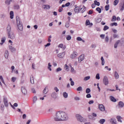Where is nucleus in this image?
Here are the masks:
<instances>
[{
  "instance_id": "f257e3e1",
  "label": "nucleus",
  "mask_w": 124,
  "mask_h": 124,
  "mask_svg": "<svg viewBox=\"0 0 124 124\" xmlns=\"http://www.w3.org/2000/svg\"><path fill=\"white\" fill-rule=\"evenodd\" d=\"M68 120V116L64 111H58L54 117V121L56 122H63Z\"/></svg>"
},
{
  "instance_id": "f03ea898",
  "label": "nucleus",
  "mask_w": 124,
  "mask_h": 124,
  "mask_svg": "<svg viewBox=\"0 0 124 124\" xmlns=\"http://www.w3.org/2000/svg\"><path fill=\"white\" fill-rule=\"evenodd\" d=\"M16 23L17 25V27L19 31H23V24L22 23V22H21V20H20V18L19 16H17L16 17Z\"/></svg>"
},
{
  "instance_id": "7ed1b4c3",
  "label": "nucleus",
  "mask_w": 124,
  "mask_h": 124,
  "mask_svg": "<svg viewBox=\"0 0 124 124\" xmlns=\"http://www.w3.org/2000/svg\"><path fill=\"white\" fill-rule=\"evenodd\" d=\"M76 117L77 120H78V122H80V123H84L86 121V120L81 116L80 114H76Z\"/></svg>"
},
{
  "instance_id": "20e7f679",
  "label": "nucleus",
  "mask_w": 124,
  "mask_h": 124,
  "mask_svg": "<svg viewBox=\"0 0 124 124\" xmlns=\"http://www.w3.org/2000/svg\"><path fill=\"white\" fill-rule=\"evenodd\" d=\"M8 38H10V39H14L15 38V35L14 33L10 32V33H7Z\"/></svg>"
},
{
  "instance_id": "39448f33",
  "label": "nucleus",
  "mask_w": 124,
  "mask_h": 124,
  "mask_svg": "<svg viewBox=\"0 0 124 124\" xmlns=\"http://www.w3.org/2000/svg\"><path fill=\"white\" fill-rule=\"evenodd\" d=\"M21 90L22 93L24 95H26L27 93H28V91H27V89H26V88H25V86H22Z\"/></svg>"
},
{
  "instance_id": "423d86ee",
  "label": "nucleus",
  "mask_w": 124,
  "mask_h": 124,
  "mask_svg": "<svg viewBox=\"0 0 124 124\" xmlns=\"http://www.w3.org/2000/svg\"><path fill=\"white\" fill-rule=\"evenodd\" d=\"M103 82L105 86H107V85L109 84V81H108V78H107V76L104 77L103 78Z\"/></svg>"
},
{
  "instance_id": "0eeeda50",
  "label": "nucleus",
  "mask_w": 124,
  "mask_h": 124,
  "mask_svg": "<svg viewBox=\"0 0 124 124\" xmlns=\"http://www.w3.org/2000/svg\"><path fill=\"white\" fill-rule=\"evenodd\" d=\"M98 108L100 111H102V112H104V111H105V107L102 104L99 105Z\"/></svg>"
},
{
  "instance_id": "6e6552de",
  "label": "nucleus",
  "mask_w": 124,
  "mask_h": 124,
  "mask_svg": "<svg viewBox=\"0 0 124 124\" xmlns=\"http://www.w3.org/2000/svg\"><path fill=\"white\" fill-rule=\"evenodd\" d=\"M85 59V55L84 54H81L79 57H78V62H83Z\"/></svg>"
},
{
  "instance_id": "1a4fd4ad",
  "label": "nucleus",
  "mask_w": 124,
  "mask_h": 124,
  "mask_svg": "<svg viewBox=\"0 0 124 124\" xmlns=\"http://www.w3.org/2000/svg\"><path fill=\"white\" fill-rule=\"evenodd\" d=\"M3 103L5 107H8V101L7 100V98H3Z\"/></svg>"
},
{
  "instance_id": "9d476101",
  "label": "nucleus",
  "mask_w": 124,
  "mask_h": 124,
  "mask_svg": "<svg viewBox=\"0 0 124 124\" xmlns=\"http://www.w3.org/2000/svg\"><path fill=\"white\" fill-rule=\"evenodd\" d=\"M65 55V52H63L62 53L58 54V57L60 59H62V58L64 57Z\"/></svg>"
},
{
  "instance_id": "9b49d317",
  "label": "nucleus",
  "mask_w": 124,
  "mask_h": 124,
  "mask_svg": "<svg viewBox=\"0 0 124 124\" xmlns=\"http://www.w3.org/2000/svg\"><path fill=\"white\" fill-rule=\"evenodd\" d=\"M77 56H78V53H77V52L74 51L73 53H72L71 55V58L72 59H75V58H76Z\"/></svg>"
},
{
  "instance_id": "f8f14e48",
  "label": "nucleus",
  "mask_w": 124,
  "mask_h": 124,
  "mask_svg": "<svg viewBox=\"0 0 124 124\" xmlns=\"http://www.w3.org/2000/svg\"><path fill=\"white\" fill-rule=\"evenodd\" d=\"M6 31H7V33H9L11 32V27L9 24L8 25L6 28Z\"/></svg>"
},
{
  "instance_id": "ddd939ff",
  "label": "nucleus",
  "mask_w": 124,
  "mask_h": 124,
  "mask_svg": "<svg viewBox=\"0 0 124 124\" xmlns=\"http://www.w3.org/2000/svg\"><path fill=\"white\" fill-rule=\"evenodd\" d=\"M51 97L52 98L56 99L58 97V94H57L56 92H54L51 93Z\"/></svg>"
},
{
  "instance_id": "4468645a",
  "label": "nucleus",
  "mask_w": 124,
  "mask_h": 124,
  "mask_svg": "<svg viewBox=\"0 0 124 124\" xmlns=\"http://www.w3.org/2000/svg\"><path fill=\"white\" fill-rule=\"evenodd\" d=\"M80 7H80V6L76 7L75 8L74 11H75V13L78 14V13H79V12H80Z\"/></svg>"
},
{
  "instance_id": "2eb2a0df",
  "label": "nucleus",
  "mask_w": 124,
  "mask_h": 124,
  "mask_svg": "<svg viewBox=\"0 0 124 124\" xmlns=\"http://www.w3.org/2000/svg\"><path fill=\"white\" fill-rule=\"evenodd\" d=\"M109 98L112 102H117V99L113 96H109Z\"/></svg>"
},
{
  "instance_id": "dca6fc26",
  "label": "nucleus",
  "mask_w": 124,
  "mask_h": 124,
  "mask_svg": "<svg viewBox=\"0 0 124 124\" xmlns=\"http://www.w3.org/2000/svg\"><path fill=\"white\" fill-rule=\"evenodd\" d=\"M110 122L112 124H116L117 123V120L115 118H111L110 120Z\"/></svg>"
},
{
  "instance_id": "f3484780",
  "label": "nucleus",
  "mask_w": 124,
  "mask_h": 124,
  "mask_svg": "<svg viewBox=\"0 0 124 124\" xmlns=\"http://www.w3.org/2000/svg\"><path fill=\"white\" fill-rule=\"evenodd\" d=\"M30 81L31 84H34V77L32 75L30 77Z\"/></svg>"
},
{
  "instance_id": "a211bd4d",
  "label": "nucleus",
  "mask_w": 124,
  "mask_h": 124,
  "mask_svg": "<svg viewBox=\"0 0 124 124\" xmlns=\"http://www.w3.org/2000/svg\"><path fill=\"white\" fill-rule=\"evenodd\" d=\"M42 7L44 9H50L51 8V6L49 5H43Z\"/></svg>"
},
{
  "instance_id": "6ab92c4d",
  "label": "nucleus",
  "mask_w": 124,
  "mask_h": 124,
  "mask_svg": "<svg viewBox=\"0 0 124 124\" xmlns=\"http://www.w3.org/2000/svg\"><path fill=\"white\" fill-rule=\"evenodd\" d=\"M5 40H6V38L5 37H3L1 38V43H0V45H3V43L5 42Z\"/></svg>"
},
{
  "instance_id": "aec40b11",
  "label": "nucleus",
  "mask_w": 124,
  "mask_h": 124,
  "mask_svg": "<svg viewBox=\"0 0 124 124\" xmlns=\"http://www.w3.org/2000/svg\"><path fill=\"white\" fill-rule=\"evenodd\" d=\"M80 10L81 11V13H84L86 10H87V8L83 5L82 7L80 9Z\"/></svg>"
},
{
  "instance_id": "412c9836",
  "label": "nucleus",
  "mask_w": 124,
  "mask_h": 124,
  "mask_svg": "<svg viewBox=\"0 0 124 124\" xmlns=\"http://www.w3.org/2000/svg\"><path fill=\"white\" fill-rule=\"evenodd\" d=\"M102 19L101 18H95V22L97 24L98 23H100L101 22Z\"/></svg>"
},
{
  "instance_id": "4be33fe9",
  "label": "nucleus",
  "mask_w": 124,
  "mask_h": 124,
  "mask_svg": "<svg viewBox=\"0 0 124 124\" xmlns=\"http://www.w3.org/2000/svg\"><path fill=\"white\" fill-rule=\"evenodd\" d=\"M118 106H120L121 107V108H123V107H124V102H122V101L119 102Z\"/></svg>"
},
{
  "instance_id": "5701e85b",
  "label": "nucleus",
  "mask_w": 124,
  "mask_h": 124,
  "mask_svg": "<svg viewBox=\"0 0 124 124\" xmlns=\"http://www.w3.org/2000/svg\"><path fill=\"white\" fill-rule=\"evenodd\" d=\"M114 77L115 78V79H118L120 77V76L119 75V74L117 71H115L114 72Z\"/></svg>"
},
{
  "instance_id": "b1692460",
  "label": "nucleus",
  "mask_w": 124,
  "mask_h": 124,
  "mask_svg": "<svg viewBox=\"0 0 124 124\" xmlns=\"http://www.w3.org/2000/svg\"><path fill=\"white\" fill-rule=\"evenodd\" d=\"M121 42V41L120 40H117L116 43L114 44V48H117L118 45H119V44Z\"/></svg>"
},
{
  "instance_id": "393cba45",
  "label": "nucleus",
  "mask_w": 124,
  "mask_h": 124,
  "mask_svg": "<svg viewBox=\"0 0 124 124\" xmlns=\"http://www.w3.org/2000/svg\"><path fill=\"white\" fill-rule=\"evenodd\" d=\"M10 18L13 19V18L14 17V12L13 11H11L10 12Z\"/></svg>"
},
{
  "instance_id": "a878e982",
  "label": "nucleus",
  "mask_w": 124,
  "mask_h": 124,
  "mask_svg": "<svg viewBox=\"0 0 124 124\" xmlns=\"http://www.w3.org/2000/svg\"><path fill=\"white\" fill-rule=\"evenodd\" d=\"M58 47H60V48H62V49H63V50H65V48H66L65 46H63V45L62 44H60L58 46Z\"/></svg>"
},
{
  "instance_id": "bb28decb",
  "label": "nucleus",
  "mask_w": 124,
  "mask_h": 124,
  "mask_svg": "<svg viewBox=\"0 0 124 124\" xmlns=\"http://www.w3.org/2000/svg\"><path fill=\"white\" fill-rule=\"evenodd\" d=\"M9 48L10 50H11V52H14V51L16 50V49L11 46H9Z\"/></svg>"
},
{
  "instance_id": "cd10ccee",
  "label": "nucleus",
  "mask_w": 124,
  "mask_h": 124,
  "mask_svg": "<svg viewBox=\"0 0 124 124\" xmlns=\"http://www.w3.org/2000/svg\"><path fill=\"white\" fill-rule=\"evenodd\" d=\"M63 96L64 98H67L68 97V94L66 92H63Z\"/></svg>"
},
{
  "instance_id": "c85d7f7f",
  "label": "nucleus",
  "mask_w": 124,
  "mask_h": 124,
  "mask_svg": "<svg viewBox=\"0 0 124 124\" xmlns=\"http://www.w3.org/2000/svg\"><path fill=\"white\" fill-rule=\"evenodd\" d=\"M14 8L16 10H18V9L20 8V6H19L18 4H15L14 6Z\"/></svg>"
},
{
  "instance_id": "c756f323",
  "label": "nucleus",
  "mask_w": 124,
  "mask_h": 124,
  "mask_svg": "<svg viewBox=\"0 0 124 124\" xmlns=\"http://www.w3.org/2000/svg\"><path fill=\"white\" fill-rule=\"evenodd\" d=\"M116 118L118 122H120V123H123V121H122V117L121 116H117Z\"/></svg>"
},
{
  "instance_id": "7c9ffc66",
  "label": "nucleus",
  "mask_w": 124,
  "mask_h": 124,
  "mask_svg": "<svg viewBox=\"0 0 124 124\" xmlns=\"http://www.w3.org/2000/svg\"><path fill=\"white\" fill-rule=\"evenodd\" d=\"M51 67H52V65H51V63L49 62L48 63L47 68L50 71H52V68H51Z\"/></svg>"
},
{
  "instance_id": "2f4dec72",
  "label": "nucleus",
  "mask_w": 124,
  "mask_h": 124,
  "mask_svg": "<svg viewBox=\"0 0 124 124\" xmlns=\"http://www.w3.org/2000/svg\"><path fill=\"white\" fill-rule=\"evenodd\" d=\"M105 121H106L105 119H102L100 120V121H99V123L100 124H104L105 123Z\"/></svg>"
},
{
  "instance_id": "473e14b6",
  "label": "nucleus",
  "mask_w": 124,
  "mask_h": 124,
  "mask_svg": "<svg viewBox=\"0 0 124 124\" xmlns=\"http://www.w3.org/2000/svg\"><path fill=\"white\" fill-rule=\"evenodd\" d=\"M12 1V0H6L5 1V3L6 4H8V5H9L10 4V3Z\"/></svg>"
},
{
  "instance_id": "72a5a7b5",
  "label": "nucleus",
  "mask_w": 124,
  "mask_h": 124,
  "mask_svg": "<svg viewBox=\"0 0 124 124\" xmlns=\"http://www.w3.org/2000/svg\"><path fill=\"white\" fill-rule=\"evenodd\" d=\"M101 60L102 61V65H104V64L105 63V60H104V58H103V56L101 57Z\"/></svg>"
},
{
  "instance_id": "f704fd0d",
  "label": "nucleus",
  "mask_w": 124,
  "mask_h": 124,
  "mask_svg": "<svg viewBox=\"0 0 124 124\" xmlns=\"http://www.w3.org/2000/svg\"><path fill=\"white\" fill-rule=\"evenodd\" d=\"M94 3L95 5H97V6H99V5H100V3L99 2H98L96 0H95L94 1Z\"/></svg>"
},
{
  "instance_id": "c9c22d12",
  "label": "nucleus",
  "mask_w": 124,
  "mask_h": 124,
  "mask_svg": "<svg viewBox=\"0 0 124 124\" xmlns=\"http://www.w3.org/2000/svg\"><path fill=\"white\" fill-rule=\"evenodd\" d=\"M116 20L117 17H116V16H113L111 19L112 22H115Z\"/></svg>"
},
{
  "instance_id": "e433bc0d",
  "label": "nucleus",
  "mask_w": 124,
  "mask_h": 124,
  "mask_svg": "<svg viewBox=\"0 0 124 124\" xmlns=\"http://www.w3.org/2000/svg\"><path fill=\"white\" fill-rule=\"evenodd\" d=\"M106 11H108L109 10V8H110V5H107L105 7Z\"/></svg>"
},
{
  "instance_id": "4c0bfd02",
  "label": "nucleus",
  "mask_w": 124,
  "mask_h": 124,
  "mask_svg": "<svg viewBox=\"0 0 124 124\" xmlns=\"http://www.w3.org/2000/svg\"><path fill=\"white\" fill-rule=\"evenodd\" d=\"M8 51L7 50H6L5 52V58L6 59H7L8 58Z\"/></svg>"
},
{
  "instance_id": "58836bf2",
  "label": "nucleus",
  "mask_w": 124,
  "mask_h": 124,
  "mask_svg": "<svg viewBox=\"0 0 124 124\" xmlns=\"http://www.w3.org/2000/svg\"><path fill=\"white\" fill-rule=\"evenodd\" d=\"M113 26H115V27H117V26H118V23L117 22H113L110 24L111 27H113Z\"/></svg>"
},
{
  "instance_id": "ea45409f",
  "label": "nucleus",
  "mask_w": 124,
  "mask_h": 124,
  "mask_svg": "<svg viewBox=\"0 0 124 124\" xmlns=\"http://www.w3.org/2000/svg\"><path fill=\"white\" fill-rule=\"evenodd\" d=\"M90 22H90V20L87 19V20H86V22H85V25H86V26H89V25H90Z\"/></svg>"
},
{
  "instance_id": "a19ab883",
  "label": "nucleus",
  "mask_w": 124,
  "mask_h": 124,
  "mask_svg": "<svg viewBox=\"0 0 124 124\" xmlns=\"http://www.w3.org/2000/svg\"><path fill=\"white\" fill-rule=\"evenodd\" d=\"M105 41L106 42V43H108L109 42V37L108 36H106L105 39Z\"/></svg>"
},
{
  "instance_id": "79ce46f5",
  "label": "nucleus",
  "mask_w": 124,
  "mask_h": 124,
  "mask_svg": "<svg viewBox=\"0 0 124 124\" xmlns=\"http://www.w3.org/2000/svg\"><path fill=\"white\" fill-rule=\"evenodd\" d=\"M91 79L90 76H87L84 78V81H88V80H90Z\"/></svg>"
},
{
  "instance_id": "37998d69",
  "label": "nucleus",
  "mask_w": 124,
  "mask_h": 124,
  "mask_svg": "<svg viewBox=\"0 0 124 124\" xmlns=\"http://www.w3.org/2000/svg\"><path fill=\"white\" fill-rule=\"evenodd\" d=\"M119 3V0H115L113 2V5L116 6Z\"/></svg>"
},
{
  "instance_id": "c03bdc74",
  "label": "nucleus",
  "mask_w": 124,
  "mask_h": 124,
  "mask_svg": "<svg viewBox=\"0 0 124 124\" xmlns=\"http://www.w3.org/2000/svg\"><path fill=\"white\" fill-rule=\"evenodd\" d=\"M96 10L98 12V13H101V8L97 7Z\"/></svg>"
},
{
  "instance_id": "a18cd8bd",
  "label": "nucleus",
  "mask_w": 124,
  "mask_h": 124,
  "mask_svg": "<svg viewBox=\"0 0 124 124\" xmlns=\"http://www.w3.org/2000/svg\"><path fill=\"white\" fill-rule=\"evenodd\" d=\"M107 30H109V27L107 25H105L104 27L103 31H107Z\"/></svg>"
},
{
  "instance_id": "49530a36",
  "label": "nucleus",
  "mask_w": 124,
  "mask_h": 124,
  "mask_svg": "<svg viewBox=\"0 0 124 124\" xmlns=\"http://www.w3.org/2000/svg\"><path fill=\"white\" fill-rule=\"evenodd\" d=\"M82 90H83V88L81 86H79V87H78L77 89V91H78V92H80V91H82Z\"/></svg>"
},
{
  "instance_id": "de8ad7c7",
  "label": "nucleus",
  "mask_w": 124,
  "mask_h": 124,
  "mask_svg": "<svg viewBox=\"0 0 124 124\" xmlns=\"http://www.w3.org/2000/svg\"><path fill=\"white\" fill-rule=\"evenodd\" d=\"M66 38L67 40L69 41V40H71L72 37H71V36L68 35V36H67Z\"/></svg>"
},
{
  "instance_id": "09e8293b",
  "label": "nucleus",
  "mask_w": 124,
  "mask_h": 124,
  "mask_svg": "<svg viewBox=\"0 0 124 124\" xmlns=\"http://www.w3.org/2000/svg\"><path fill=\"white\" fill-rule=\"evenodd\" d=\"M0 109L2 111L4 110V105H3V104L0 105Z\"/></svg>"
},
{
  "instance_id": "8fccbe9b",
  "label": "nucleus",
  "mask_w": 124,
  "mask_h": 124,
  "mask_svg": "<svg viewBox=\"0 0 124 124\" xmlns=\"http://www.w3.org/2000/svg\"><path fill=\"white\" fill-rule=\"evenodd\" d=\"M95 78L97 80H99L100 79V77L99 76V74H97L95 77Z\"/></svg>"
},
{
  "instance_id": "3c124183",
  "label": "nucleus",
  "mask_w": 124,
  "mask_h": 124,
  "mask_svg": "<svg viewBox=\"0 0 124 124\" xmlns=\"http://www.w3.org/2000/svg\"><path fill=\"white\" fill-rule=\"evenodd\" d=\"M86 93H91V89L87 88L86 90Z\"/></svg>"
},
{
  "instance_id": "603ef678",
  "label": "nucleus",
  "mask_w": 124,
  "mask_h": 124,
  "mask_svg": "<svg viewBox=\"0 0 124 124\" xmlns=\"http://www.w3.org/2000/svg\"><path fill=\"white\" fill-rule=\"evenodd\" d=\"M121 11H124V1H123V5L121 6L120 9Z\"/></svg>"
},
{
  "instance_id": "864d4df0",
  "label": "nucleus",
  "mask_w": 124,
  "mask_h": 124,
  "mask_svg": "<svg viewBox=\"0 0 124 124\" xmlns=\"http://www.w3.org/2000/svg\"><path fill=\"white\" fill-rule=\"evenodd\" d=\"M36 100H37V97H36V96H35L33 98V101L34 103L36 102Z\"/></svg>"
},
{
  "instance_id": "5fc2aeb1",
  "label": "nucleus",
  "mask_w": 124,
  "mask_h": 124,
  "mask_svg": "<svg viewBox=\"0 0 124 124\" xmlns=\"http://www.w3.org/2000/svg\"><path fill=\"white\" fill-rule=\"evenodd\" d=\"M69 26H70L69 22H66L65 23L66 28H69Z\"/></svg>"
},
{
  "instance_id": "6e6d98bb",
  "label": "nucleus",
  "mask_w": 124,
  "mask_h": 124,
  "mask_svg": "<svg viewBox=\"0 0 124 124\" xmlns=\"http://www.w3.org/2000/svg\"><path fill=\"white\" fill-rule=\"evenodd\" d=\"M54 91H55L56 93H58L60 91V90H59V88H58V87H54Z\"/></svg>"
},
{
  "instance_id": "4d7b16f0",
  "label": "nucleus",
  "mask_w": 124,
  "mask_h": 124,
  "mask_svg": "<svg viewBox=\"0 0 124 124\" xmlns=\"http://www.w3.org/2000/svg\"><path fill=\"white\" fill-rule=\"evenodd\" d=\"M86 97L87 98H91V97H92V95H91V94L89 93L86 95Z\"/></svg>"
},
{
  "instance_id": "13d9d810",
  "label": "nucleus",
  "mask_w": 124,
  "mask_h": 124,
  "mask_svg": "<svg viewBox=\"0 0 124 124\" xmlns=\"http://www.w3.org/2000/svg\"><path fill=\"white\" fill-rule=\"evenodd\" d=\"M100 37L102 39H104V38H105V34H102L100 35Z\"/></svg>"
},
{
  "instance_id": "bf43d9fd",
  "label": "nucleus",
  "mask_w": 124,
  "mask_h": 124,
  "mask_svg": "<svg viewBox=\"0 0 124 124\" xmlns=\"http://www.w3.org/2000/svg\"><path fill=\"white\" fill-rule=\"evenodd\" d=\"M77 40H78V41H82V40H83V39H82V38H81L80 37H78L77 38Z\"/></svg>"
},
{
  "instance_id": "052dcab7",
  "label": "nucleus",
  "mask_w": 124,
  "mask_h": 124,
  "mask_svg": "<svg viewBox=\"0 0 124 124\" xmlns=\"http://www.w3.org/2000/svg\"><path fill=\"white\" fill-rule=\"evenodd\" d=\"M62 68L61 67H59L56 69V72H59V71H62Z\"/></svg>"
},
{
  "instance_id": "680f3d73",
  "label": "nucleus",
  "mask_w": 124,
  "mask_h": 124,
  "mask_svg": "<svg viewBox=\"0 0 124 124\" xmlns=\"http://www.w3.org/2000/svg\"><path fill=\"white\" fill-rule=\"evenodd\" d=\"M47 93L48 91H46V88H45L43 90V93H44V94H46Z\"/></svg>"
},
{
  "instance_id": "e2e57ef3",
  "label": "nucleus",
  "mask_w": 124,
  "mask_h": 124,
  "mask_svg": "<svg viewBox=\"0 0 124 124\" xmlns=\"http://www.w3.org/2000/svg\"><path fill=\"white\" fill-rule=\"evenodd\" d=\"M16 81V78L12 77V81H13V83Z\"/></svg>"
},
{
  "instance_id": "0e129e2a",
  "label": "nucleus",
  "mask_w": 124,
  "mask_h": 124,
  "mask_svg": "<svg viewBox=\"0 0 124 124\" xmlns=\"http://www.w3.org/2000/svg\"><path fill=\"white\" fill-rule=\"evenodd\" d=\"M0 17L1 18H5V15L1 14V15H0Z\"/></svg>"
},
{
  "instance_id": "69168bd1",
  "label": "nucleus",
  "mask_w": 124,
  "mask_h": 124,
  "mask_svg": "<svg viewBox=\"0 0 124 124\" xmlns=\"http://www.w3.org/2000/svg\"><path fill=\"white\" fill-rule=\"evenodd\" d=\"M65 5L66 7H68V6H69L70 5V2H68L66 4H65Z\"/></svg>"
},
{
  "instance_id": "338daca9",
  "label": "nucleus",
  "mask_w": 124,
  "mask_h": 124,
  "mask_svg": "<svg viewBox=\"0 0 124 124\" xmlns=\"http://www.w3.org/2000/svg\"><path fill=\"white\" fill-rule=\"evenodd\" d=\"M62 10H63V9L62 8V7H60L59 9V12H62Z\"/></svg>"
},
{
  "instance_id": "774afa93",
  "label": "nucleus",
  "mask_w": 124,
  "mask_h": 124,
  "mask_svg": "<svg viewBox=\"0 0 124 124\" xmlns=\"http://www.w3.org/2000/svg\"><path fill=\"white\" fill-rule=\"evenodd\" d=\"M89 104H93V100H90L88 102Z\"/></svg>"
}]
</instances>
